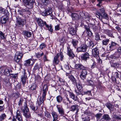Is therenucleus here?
<instances>
[{"label": "nucleus", "instance_id": "obj_64", "mask_svg": "<svg viewBox=\"0 0 121 121\" xmlns=\"http://www.w3.org/2000/svg\"><path fill=\"white\" fill-rule=\"evenodd\" d=\"M60 25L59 24L55 26V30L56 31L60 29Z\"/></svg>", "mask_w": 121, "mask_h": 121}, {"label": "nucleus", "instance_id": "obj_63", "mask_svg": "<svg viewBox=\"0 0 121 121\" xmlns=\"http://www.w3.org/2000/svg\"><path fill=\"white\" fill-rule=\"evenodd\" d=\"M83 93L85 95H91V91H85L83 92Z\"/></svg>", "mask_w": 121, "mask_h": 121}, {"label": "nucleus", "instance_id": "obj_13", "mask_svg": "<svg viewBox=\"0 0 121 121\" xmlns=\"http://www.w3.org/2000/svg\"><path fill=\"white\" fill-rule=\"evenodd\" d=\"M69 33L72 35H75L77 34V30L75 28L72 27H69Z\"/></svg>", "mask_w": 121, "mask_h": 121}, {"label": "nucleus", "instance_id": "obj_10", "mask_svg": "<svg viewBox=\"0 0 121 121\" xmlns=\"http://www.w3.org/2000/svg\"><path fill=\"white\" fill-rule=\"evenodd\" d=\"M23 56L22 54L20 52H17L14 57L15 61L16 62L18 63L23 57Z\"/></svg>", "mask_w": 121, "mask_h": 121}, {"label": "nucleus", "instance_id": "obj_52", "mask_svg": "<svg viewBox=\"0 0 121 121\" xmlns=\"http://www.w3.org/2000/svg\"><path fill=\"white\" fill-rule=\"evenodd\" d=\"M46 46V45L45 43H42L40 45L39 48L41 49H42L45 47Z\"/></svg>", "mask_w": 121, "mask_h": 121}, {"label": "nucleus", "instance_id": "obj_11", "mask_svg": "<svg viewBox=\"0 0 121 121\" xmlns=\"http://www.w3.org/2000/svg\"><path fill=\"white\" fill-rule=\"evenodd\" d=\"M88 48V46L85 44H82L80 47L77 48V50L78 52H86Z\"/></svg>", "mask_w": 121, "mask_h": 121}, {"label": "nucleus", "instance_id": "obj_61", "mask_svg": "<svg viewBox=\"0 0 121 121\" xmlns=\"http://www.w3.org/2000/svg\"><path fill=\"white\" fill-rule=\"evenodd\" d=\"M24 99L22 98H21L18 103V105H22L23 102V101Z\"/></svg>", "mask_w": 121, "mask_h": 121}, {"label": "nucleus", "instance_id": "obj_26", "mask_svg": "<svg viewBox=\"0 0 121 121\" xmlns=\"http://www.w3.org/2000/svg\"><path fill=\"white\" fill-rule=\"evenodd\" d=\"M22 34L25 36L28 37H30L32 35L31 32L26 30L23 31Z\"/></svg>", "mask_w": 121, "mask_h": 121}, {"label": "nucleus", "instance_id": "obj_48", "mask_svg": "<svg viewBox=\"0 0 121 121\" xmlns=\"http://www.w3.org/2000/svg\"><path fill=\"white\" fill-rule=\"evenodd\" d=\"M45 116L48 118H50L51 117V116L50 113L48 111L45 112Z\"/></svg>", "mask_w": 121, "mask_h": 121}, {"label": "nucleus", "instance_id": "obj_3", "mask_svg": "<svg viewBox=\"0 0 121 121\" xmlns=\"http://www.w3.org/2000/svg\"><path fill=\"white\" fill-rule=\"evenodd\" d=\"M24 5L29 9H32L33 7L34 1L33 0H23Z\"/></svg>", "mask_w": 121, "mask_h": 121}, {"label": "nucleus", "instance_id": "obj_45", "mask_svg": "<svg viewBox=\"0 0 121 121\" xmlns=\"http://www.w3.org/2000/svg\"><path fill=\"white\" fill-rule=\"evenodd\" d=\"M72 43L73 46L76 48V47L78 43V41L77 40L73 39L72 40Z\"/></svg>", "mask_w": 121, "mask_h": 121}, {"label": "nucleus", "instance_id": "obj_17", "mask_svg": "<svg viewBox=\"0 0 121 121\" xmlns=\"http://www.w3.org/2000/svg\"><path fill=\"white\" fill-rule=\"evenodd\" d=\"M80 15L81 17L84 19H87L90 17L89 14L87 12H80Z\"/></svg>", "mask_w": 121, "mask_h": 121}, {"label": "nucleus", "instance_id": "obj_6", "mask_svg": "<svg viewBox=\"0 0 121 121\" xmlns=\"http://www.w3.org/2000/svg\"><path fill=\"white\" fill-rule=\"evenodd\" d=\"M22 73L21 78V80L22 84L24 85L26 83V81L27 79V74L25 70H24Z\"/></svg>", "mask_w": 121, "mask_h": 121}, {"label": "nucleus", "instance_id": "obj_32", "mask_svg": "<svg viewBox=\"0 0 121 121\" xmlns=\"http://www.w3.org/2000/svg\"><path fill=\"white\" fill-rule=\"evenodd\" d=\"M6 66H1L0 67V74L4 75V72L6 70Z\"/></svg>", "mask_w": 121, "mask_h": 121}, {"label": "nucleus", "instance_id": "obj_1", "mask_svg": "<svg viewBox=\"0 0 121 121\" xmlns=\"http://www.w3.org/2000/svg\"><path fill=\"white\" fill-rule=\"evenodd\" d=\"M21 110L23 112V115L26 118H28L30 117V114L27 104L26 102L25 103L24 107L21 108Z\"/></svg>", "mask_w": 121, "mask_h": 121}, {"label": "nucleus", "instance_id": "obj_47", "mask_svg": "<svg viewBox=\"0 0 121 121\" xmlns=\"http://www.w3.org/2000/svg\"><path fill=\"white\" fill-rule=\"evenodd\" d=\"M44 4L46 5L50 3L49 0H40Z\"/></svg>", "mask_w": 121, "mask_h": 121}, {"label": "nucleus", "instance_id": "obj_19", "mask_svg": "<svg viewBox=\"0 0 121 121\" xmlns=\"http://www.w3.org/2000/svg\"><path fill=\"white\" fill-rule=\"evenodd\" d=\"M86 67L81 64H76L74 66V68L78 70H81L84 68H86Z\"/></svg>", "mask_w": 121, "mask_h": 121}, {"label": "nucleus", "instance_id": "obj_44", "mask_svg": "<svg viewBox=\"0 0 121 121\" xmlns=\"http://www.w3.org/2000/svg\"><path fill=\"white\" fill-rule=\"evenodd\" d=\"M56 100L58 102L60 103L62 100L63 98L60 95H59L56 97Z\"/></svg>", "mask_w": 121, "mask_h": 121}, {"label": "nucleus", "instance_id": "obj_14", "mask_svg": "<svg viewBox=\"0 0 121 121\" xmlns=\"http://www.w3.org/2000/svg\"><path fill=\"white\" fill-rule=\"evenodd\" d=\"M30 107L32 110L35 111L38 110L39 107L36 104H35L31 102L30 104Z\"/></svg>", "mask_w": 121, "mask_h": 121}, {"label": "nucleus", "instance_id": "obj_51", "mask_svg": "<svg viewBox=\"0 0 121 121\" xmlns=\"http://www.w3.org/2000/svg\"><path fill=\"white\" fill-rule=\"evenodd\" d=\"M82 119L83 121H89L90 120V118L88 116L82 117Z\"/></svg>", "mask_w": 121, "mask_h": 121}, {"label": "nucleus", "instance_id": "obj_53", "mask_svg": "<svg viewBox=\"0 0 121 121\" xmlns=\"http://www.w3.org/2000/svg\"><path fill=\"white\" fill-rule=\"evenodd\" d=\"M87 82L89 86L92 85L94 84L93 81L90 80H88Z\"/></svg>", "mask_w": 121, "mask_h": 121}, {"label": "nucleus", "instance_id": "obj_40", "mask_svg": "<svg viewBox=\"0 0 121 121\" xmlns=\"http://www.w3.org/2000/svg\"><path fill=\"white\" fill-rule=\"evenodd\" d=\"M6 117V115L5 113L0 114V121H3Z\"/></svg>", "mask_w": 121, "mask_h": 121}, {"label": "nucleus", "instance_id": "obj_41", "mask_svg": "<svg viewBox=\"0 0 121 121\" xmlns=\"http://www.w3.org/2000/svg\"><path fill=\"white\" fill-rule=\"evenodd\" d=\"M31 9H29L26 7V8L22 9V11L23 12H26V13L29 14L31 13Z\"/></svg>", "mask_w": 121, "mask_h": 121}, {"label": "nucleus", "instance_id": "obj_5", "mask_svg": "<svg viewBox=\"0 0 121 121\" xmlns=\"http://www.w3.org/2000/svg\"><path fill=\"white\" fill-rule=\"evenodd\" d=\"M95 14L97 17L99 18H104L107 20L109 19L108 16L106 13L102 15L99 11H98L96 12Z\"/></svg>", "mask_w": 121, "mask_h": 121}, {"label": "nucleus", "instance_id": "obj_16", "mask_svg": "<svg viewBox=\"0 0 121 121\" xmlns=\"http://www.w3.org/2000/svg\"><path fill=\"white\" fill-rule=\"evenodd\" d=\"M56 107L59 113L61 116L65 114V112L62 106L60 105H56Z\"/></svg>", "mask_w": 121, "mask_h": 121}, {"label": "nucleus", "instance_id": "obj_55", "mask_svg": "<svg viewBox=\"0 0 121 121\" xmlns=\"http://www.w3.org/2000/svg\"><path fill=\"white\" fill-rule=\"evenodd\" d=\"M102 115V114L101 113H97L95 115V117L98 119H99L100 118V117H101Z\"/></svg>", "mask_w": 121, "mask_h": 121}, {"label": "nucleus", "instance_id": "obj_18", "mask_svg": "<svg viewBox=\"0 0 121 121\" xmlns=\"http://www.w3.org/2000/svg\"><path fill=\"white\" fill-rule=\"evenodd\" d=\"M67 55L69 57L73 58L74 56V54L72 50L69 46L67 47Z\"/></svg>", "mask_w": 121, "mask_h": 121}, {"label": "nucleus", "instance_id": "obj_35", "mask_svg": "<svg viewBox=\"0 0 121 121\" xmlns=\"http://www.w3.org/2000/svg\"><path fill=\"white\" fill-rule=\"evenodd\" d=\"M117 45V43L114 42L112 41L111 43V44H109V48H110L109 50L112 49L113 48Z\"/></svg>", "mask_w": 121, "mask_h": 121}, {"label": "nucleus", "instance_id": "obj_56", "mask_svg": "<svg viewBox=\"0 0 121 121\" xmlns=\"http://www.w3.org/2000/svg\"><path fill=\"white\" fill-rule=\"evenodd\" d=\"M95 40H100V38L99 36V35L98 33L96 34L95 36Z\"/></svg>", "mask_w": 121, "mask_h": 121}, {"label": "nucleus", "instance_id": "obj_57", "mask_svg": "<svg viewBox=\"0 0 121 121\" xmlns=\"http://www.w3.org/2000/svg\"><path fill=\"white\" fill-rule=\"evenodd\" d=\"M10 76L11 77L13 78H16L17 77V74H10Z\"/></svg>", "mask_w": 121, "mask_h": 121}, {"label": "nucleus", "instance_id": "obj_25", "mask_svg": "<svg viewBox=\"0 0 121 121\" xmlns=\"http://www.w3.org/2000/svg\"><path fill=\"white\" fill-rule=\"evenodd\" d=\"M12 72V71L10 68L7 66L6 67V70L4 72V75L6 76L9 75L10 73Z\"/></svg>", "mask_w": 121, "mask_h": 121}, {"label": "nucleus", "instance_id": "obj_7", "mask_svg": "<svg viewBox=\"0 0 121 121\" xmlns=\"http://www.w3.org/2000/svg\"><path fill=\"white\" fill-rule=\"evenodd\" d=\"M37 21L39 25L41 27H43L44 25L46 27L48 26V25L47 24L46 22L44 21L40 18H36Z\"/></svg>", "mask_w": 121, "mask_h": 121}, {"label": "nucleus", "instance_id": "obj_60", "mask_svg": "<svg viewBox=\"0 0 121 121\" xmlns=\"http://www.w3.org/2000/svg\"><path fill=\"white\" fill-rule=\"evenodd\" d=\"M5 13V10L4 9L0 8V13L2 14H4Z\"/></svg>", "mask_w": 121, "mask_h": 121}, {"label": "nucleus", "instance_id": "obj_58", "mask_svg": "<svg viewBox=\"0 0 121 121\" xmlns=\"http://www.w3.org/2000/svg\"><path fill=\"white\" fill-rule=\"evenodd\" d=\"M83 25L84 26V28L86 29V31L90 30V28L89 25Z\"/></svg>", "mask_w": 121, "mask_h": 121}, {"label": "nucleus", "instance_id": "obj_22", "mask_svg": "<svg viewBox=\"0 0 121 121\" xmlns=\"http://www.w3.org/2000/svg\"><path fill=\"white\" fill-rule=\"evenodd\" d=\"M79 106L77 104H75L72 105L71 106V111H77V112L78 111Z\"/></svg>", "mask_w": 121, "mask_h": 121}, {"label": "nucleus", "instance_id": "obj_24", "mask_svg": "<svg viewBox=\"0 0 121 121\" xmlns=\"http://www.w3.org/2000/svg\"><path fill=\"white\" fill-rule=\"evenodd\" d=\"M31 61L32 62V64H33L34 63V60L31 59H29L24 61V65L25 66H29L30 65V64Z\"/></svg>", "mask_w": 121, "mask_h": 121}, {"label": "nucleus", "instance_id": "obj_8", "mask_svg": "<svg viewBox=\"0 0 121 121\" xmlns=\"http://www.w3.org/2000/svg\"><path fill=\"white\" fill-rule=\"evenodd\" d=\"M86 68H84L81 70L80 75L81 78L83 80H84L86 79V76L87 75V72L86 70Z\"/></svg>", "mask_w": 121, "mask_h": 121}, {"label": "nucleus", "instance_id": "obj_23", "mask_svg": "<svg viewBox=\"0 0 121 121\" xmlns=\"http://www.w3.org/2000/svg\"><path fill=\"white\" fill-rule=\"evenodd\" d=\"M48 89V85L47 84L44 85L43 88L42 95H44V96H46Z\"/></svg>", "mask_w": 121, "mask_h": 121}, {"label": "nucleus", "instance_id": "obj_36", "mask_svg": "<svg viewBox=\"0 0 121 121\" xmlns=\"http://www.w3.org/2000/svg\"><path fill=\"white\" fill-rule=\"evenodd\" d=\"M107 34L109 37H111L114 38V37L113 35V33L112 31L109 30H106V31Z\"/></svg>", "mask_w": 121, "mask_h": 121}, {"label": "nucleus", "instance_id": "obj_12", "mask_svg": "<svg viewBox=\"0 0 121 121\" xmlns=\"http://www.w3.org/2000/svg\"><path fill=\"white\" fill-rule=\"evenodd\" d=\"M92 55L94 57H98L99 54V50L97 48L92 49Z\"/></svg>", "mask_w": 121, "mask_h": 121}, {"label": "nucleus", "instance_id": "obj_39", "mask_svg": "<svg viewBox=\"0 0 121 121\" xmlns=\"http://www.w3.org/2000/svg\"><path fill=\"white\" fill-rule=\"evenodd\" d=\"M52 114L53 118V120L58 119V115L56 112L54 111L52 112Z\"/></svg>", "mask_w": 121, "mask_h": 121}, {"label": "nucleus", "instance_id": "obj_62", "mask_svg": "<svg viewBox=\"0 0 121 121\" xmlns=\"http://www.w3.org/2000/svg\"><path fill=\"white\" fill-rule=\"evenodd\" d=\"M36 88V86L35 85H34L31 86L30 87V89L32 90H35Z\"/></svg>", "mask_w": 121, "mask_h": 121}, {"label": "nucleus", "instance_id": "obj_4", "mask_svg": "<svg viewBox=\"0 0 121 121\" xmlns=\"http://www.w3.org/2000/svg\"><path fill=\"white\" fill-rule=\"evenodd\" d=\"M26 21L25 19H22L20 17L16 18L17 24L18 26L21 27H22L26 23Z\"/></svg>", "mask_w": 121, "mask_h": 121}, {"label": "nucleus", "instance_id": "obj_30", "mask_svg": "<svg viewBox=\"0 0 121 121\" xmlns=\"http://www.w3.org/2000/svg\"><path fill=\"white\" fill-rule=\"evenodd\" d=\"M8 20V18L6 16H4L2 17L1 18V22L2 24H4L6 23V22Z\"/></svg>", "mask_w": 121, "mask_h": 121}, {"label": "nucleus", "instance_id": "obj_59", "mask_svg": "<svg viewBox=\"0 0 121 121\" xmlns=\"http://www.w3.org/2000/svg\"><path fill=\"white\" fill-rule=\"evenodd\" d=\"M46 27L48 28V30L50 32H52L53 31V29H52V26L51 25H50L49 26L48 25V26Z\"/></svg>", "mask_w": 121, "mask_h": 121}, {"label": "nucleus", "instance_id": "obj_15", "mask_svg": "<svg viewBox=\"0 0 121 121\" xmlns=\"http://www.w3.org/2000/svg\"><path fill=\"white\" fill-rule=\"evenodd\" d=\"M89 54L87 52L82 54L81 56V58L82 60L86 61V60L89 59Z\"/></svg>", "mask_w": 121, "mask_h": 121}, {"label": "nucleus", "instance_id": "obj_34", "mask_svg": "<svg viewBox=\"0 0 121 121\" xmlns=\"http://www.w3.org/2000/svg\"><path fill=\"white\" fill-rule=\"evenodd\" d=\"M76 85L78 91H82V87L81 83L80 82H78Z\"/></svg>", "mask_w": 121, "mask_h": 121}, {"label": "nucleus", "instance_id": "obj_27", "mask_svg": "<svg viewBox=\"0 0 121 121\" xmlns=\"http://www.w3.org/2000/svg\"><path fill=\"white\" fill-rule=\"evenodd\" d=\"M110 64L111 66L112 67L117 68L119 66V64L118 63L114 62V61H111L110 62Z\"/></svg>", "mask_w": 121, "mask_h": 121}, {"label": "nucleus", "instance_id": "obj_54", "mask_svg": "<svg viewBox=\"0 0 121 121\" xmlns=\"http://www.w3.org/2000/svg\"><path fill=\"white\" fill-rule=\"evenodd\" d=\"M5 35L2 31H0V38L1 39H3L5 38Z\"/></svg>", "mask_w": 121, "mask_h": 121}, {"label": "nucleus", "instance_id": "obj_28", "mask_svg": "<svg viewBox=\"0 0 121 121\" xmlns=\"http://www.w3.org/2000/svg\"><path fill=\"white\" fill-rule=\"evenodd\" d=\"M4 83L6 86H8L10 84L9 79V78L6 77L5 78L4 80Z\"/></svg>", "mask_w": 121, "mask_h": 121}, {"label": "nucleus", "instance_id": "obj_46", "mask_svg": "<svg viewBox=\"0 0 121 121\" xmlns=\"http://www.w3.org/2000/svg\"><path fill=\"white\" fill-rule=\"evenodd\" d=\"M57 54H58L59 56V57L60 56V60L61 61H62L64 57V56L63 55V53L62 52H60L59 53H58Z\"/></svg>", "mask_w": 121, "mask_h": 121}, {"label": "nucleus", "instance_id": "obj_33", "mask_svg": "<svg viewBox=\"0 0 121 121\" xmlns=\"http://www.w3.org/2000/svg\"><path fill=\"white\" fill-rule=\"evenodd\" d=\"M69 78H70L73 84L74 85L76 84L77 83V80L74 77L72 76H69Z\"/></svg>", "mask_w": 121, "mask_h": 121}, {"label": "nucleus", "instance_id": "obj_20", "mask_svg": "<svg viewBox=\"0 0 121 121\" xmlns=\"http://www.w3.org/2000/svg\"><path fill=\"white\" fill-rule=\"evenodd\" d=\"M85 43L87 45V46H88V47H89L91 48H92L94 46V44L92 41H89L87 40L85 41Z\"/></svg>", "mask_w": 121, "mask_h": 121}, {"label": "nucleus", "instance_id": "obj_9", "mask_svg": "<svg viewBox=\"0 0 121 121\" xmlns=\"http://www.w3.org/2000/svg\"><path fill=\"white\" fill-rule=\"evenodd\" d=\"M42 97L40 96L38 97L36 103L39 107H40L41 105L43 103L46 99V96H44V95H42Z\"/></svg>", "mask_w": 121, "mask_h": 121}, {"label": "nucleus", "instance_id": "obj_42", "mask_svg": "<svg viewBox=\"0 0 121 121\" xmlns=\"http://www.w3.org/2000/svg\"><path fill=\"white\" fill-rule=\"evenodd\" d=\"M109 41V39H106L102 41V44L103 45L106 46L108 45Z\"/></svg>", "mask_w": 121, "mask_h": 121}, {"label": "nucleus", "instance_id": "obj_38", "mask_svg": "<svg viewBox=\"0 0 121 121\" xmlns=\"http://www.w3.org/2000/svg\"><path fill=\"white\" fill-rule=\"evenodd\" d=\"M106 106L111 111L113 110V106L111 104L109 103H106Z\"/></svg>", "mask_w": 121, "mask_h": 121}, {"label": "nucleus", "instance_id": "obj_31", "mask_svg": "<svg viewBox=\"0 0 121 121\" xmlns=\"http://www.w3.org/2000/svg\"><path fill=\"white\" fill-rule=\"evenodd\" d=\"M69 96L70 97L75 101H76L77 99V96H75V95L72 92L68 91Z\"/></svg>", "mask_w": 121, "mask_h": 121}, {"label": "nucleus", "instance_id": "obj_37", "mask_svg": "<svg viewBox=\"0 0 121 121\" xmlns=\"http://www.w3.org/2000/svg\"><path fill=\"white\" fill-rule=\"evenodd\" d=\"M72 17L73 20L78 19H79V16L75 13H73L71 15Z\"/></svg>", "mask_w": 121, "mask_h": 121}, {"label": "nucleus", "instance_id": "obj_29", "mask_svg": "<svg viewBox=\"0 0 121 121\" xmlns=\"http://www.w3.org/2000/svg\"><path fill=\"white\" fill-rule=\"evenodd\" d=\"M102 119L106 121H111V118L109 115L107 114H104L103 117Z\"/></svg>", "mask_w": 121, "mask_h": 121}, {"label": "nucleus", "instance_id": "obj_2", "mask_svg": "<svg viewBox=\"0 0 121 121\" xmlns=\"http://www.w3.org/2000/svg\"><path fill=\"white\" fill-rule=\"evenodd\" d=\"M15 116H13V119H12L11 121H22V116L21 112L18 110L15 113Z\"/></svg>", "mask_w": 121, "mask_h": 121}, {"label": "nucleus", "instance_id": "obj_49", "mask_svg": "<svg viewBox=\"0 0 121 121\" xmlns=\"http://www.w3.org/2000/svg\"><path fill=\"white\" fill-rule=\"evenodd\" d=\"M113 117L114 118L118 120H121V115H114Z\"/></svg>", "mask_w": 121, "mask_h": 121}, {"label": "nucleus", "instance_id": "obj_21", "mask_svg": "<svg viewBox=\"0 0 121 121\" xmlns=\"http://www.w3.org/2000/svg\"><path fill=\"white\" fill-rule=\"evenodd\" d=\"M59 56L58 54H57L55 56L54 58V60H53V63L54 65H57L59 61L58 59Z\"/></svg>", "mask_w": 121, "mask_h": 121}, {"label": "nucleus", "instance_id": "obj_50", "mask_svg": "<svg viewBox=\"0 0 121 121\" xmlns=\"http://www.w3.org/2000/svg\"><path fill=\"white\" fill-rule=\"evenodd\" d=\"M47 10H45L42 12L41 14L43 16H47L48 15Z\"/></svg>", "mask_w": 121, "mask_h": 121}, {"label": "nucleus", "instance_id": "obj_43", "mask_svg": "<svg viewBox=\"0 0 121 121\" xmlns=\"http://www.w3.org/2000/svg\"><path fill=\"white\" fill-rule=\"evenodd\" d=\"M40 67L41 66L40 64H36L34 66V69L35 70H39Z\"/></svg>", "mask_w": 121, "mask_h": 121}]
</instances>
